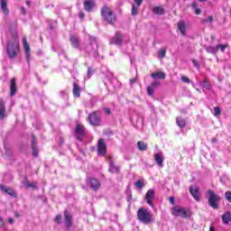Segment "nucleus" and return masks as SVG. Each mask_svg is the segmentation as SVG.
Masks as SVG:
<instances>
[{
  "mask_svg": "<svg viewBox=\"0 0 231 231\" xmlns=\"http://www.w3.org/2000/svg\"><path fill=\"white\" fill-rule=\"evenodd\" d=\"M137 147L139 151H147V143H145L143 141H139L137 143Z\"/></svg>",
  "mask_w": 231,
  "mask_h": 231,
  "instance_id": "2f4dec72",
  "label": "nucleus"
},
{
  "mask_svg": "<svg viewBox=\"0 0 231 231\" xmlns=\"http://www.w3.org/2000/svg\"><path fill=\"white\" fill-rule=\"evenodd\" d=\"M32 149L33 156L38 157L39 156V150H37V146L35 144H33Z\"/></svg>",
  "mask_w": 231,
  "mask_h": 231,
  "instance_id": "58836bf2",
  "label": "nucleus"
},
{
  "mask_svg": "<svg viewBox=\"0 0 231 231\" xmlns=\"http://www.w3.org/2000/svg\"><path fill=\"white\" fill-rule=\"evenodd\" d=\"M200 3H205L207 0H199Z\"/></svg>",
  "mask_w": 231,
  "mask_h": 231,
  "instance_id": "bf43d9fd",
  "label": "nucleus"
},
{
  "mask_svg": "<svg viewBox=\"0 0 231 231\" xmlns=\"http://www.w3.org/2000/svg\"><path fill=\"white\" fill-rule=\"evenodd\" d=\"M23 48L25 50V58L27 61L30 62V45L28 44L26 39H23Z\"/></svg>",
  "mask_w": 231,
  "mask_h": 231,
  "instance_id": "5701e85b",
  "label": "nucleus"
},
{
  "mask_svg": "<svg viewBox=\"0 0 231 231\" xmlns=\"http://www.w3.org/2000/svg\"><path fill=\"white\" fill-rule=\"evenodd\" d=\"M6 115V108L5 106V101H0V120H3Z\"/></svg>",
  "mask_w": 231,
  "mask_h": 231,
  "instance_id": "393cba45",
  "label": "nucleus"
},
{
  "mask_svg": "<svg viewBox=\"0 0 231 231\" xmlns=\"http://www.w3.org/2000/svg\"><path fill=\"white\" fill-rule=\"evenodd\" d=\"M191 6H192L193 10L198 9V2H193Z\"/></svg>",
  "mask_w": 231,
  "mask_h": 231,
  "instance_id": "de8ad7c7",
  "label": "nucleus"
},
{
  "mask_svg": "<svg viewBox=\"0 0 231 231\" xmlns=\"http://www.w3.org/2000/svg\"><path fill=\"white\" fill-rule=\"evenodd\" d=\"M137 219L144 225H149L152 222V214L145 208H141L137 211Z\"/></svg>",
  "mask_w": 231,
  "mask_h": 231,
  "instance_id": "20e7f679",
  "label": "nucleus"
},
{
  "mask_svg": "<svg viewBox=\"0 0 231 231\" xmlns=\"http://www.w3.org/2000/svg\"><path fill=\"white\" fill-rule=\"evenodd\" d=\"M152 79H160L161 80L165 79V73L162 71L153 72L151 74Z\"/></svg>",
  "mask_w": 231,
  "mask_h": 231,
  "instance_id": "a878e982",
  "label": "nucleus"
},
{
  "mask_svg": "<svg viewBox=\"0 0 231 231\" xmlns=\"http://www.w3.org/2000/svg\"><path fill=\"white\" fill-rule=\"evenodd\" d=\"M154 160L159 167H163V155L162 153H155Z\"/></svg>",
  "mask_w": 231,
  "mask_h": 231,
  "instance_id": "b1692460",
  "label": "nucleus"
},
{
  "mask_svg": "<svg viewBox=\"0 0 231 231\" xmlns=\"http://www.w3.org/2000/svg\"><path fill=\"white\" fill-rule=\"evenodd\" d=\"M55 221L58 223V225H60V221H62V216L57 215L55 217Z\"/></svg>",
  "mask_w": 231,
  "mask_h": 231,
  "instance_id": "c03bdc74",
  "label": "nucleus"
},
{
  "mask_svg": "<svg viewBox=\"0 0 231 231\" xmlns=\"http://www.w3.org/2000/svg\"><path fill=\"white\" fill-rule=\"evenodd\" d=\"M178 28L181 35H187V25H185V22L180 21L178 23Z\"/></svg>",
  "mask_w": 231,
  "mask_h": 231,
  "instance_id": "412c9836",
  "label": "nucleus"
},
{
  "mask_svg": "<svg viewBox=\"0 0 231 231\" xmlns=\"http://www.w3.org/2000/svg\"><path fill=\"white\" fill-rule=\"evenodd\" d=\"M134 2L135 3V5L141 6L143 3V0H134Z\"/></svg>",
  "mask_w": 231,
  "mask_h": 231,
  "instance_id": "a18cd8bd",
  "label": "nucleus"
},
{
  "mask_svg": "<svg viewBox=\"0 0 231 231\" xmlns=\"http://www.w3.org/2000/svg\"><path fill=\"white\" fill-rule=\"evenodd\" d=\"M7 1L8 0H0L1 9L3 11V14H5V15H8V14H10V10H8V6H7Z\"/></svg>",
  "mask_w": 231,
  "mask_h": 231,
  "instance_id": "aec40b11",
  "label": "nucleus"
},
{
  "mask_svg": "<svg viewBox=\"0 0 231 231\" xmlns=\"http://www.w3.org/2000/svg\"><path fill=\"white\" fill-rule=\"evenodd\" d=\"M75 133L77 139L82 142L84 136H86V128L82 125H77Z\"/></svg>",
  "mask_w": 231,
  "mask_h": 231,
  "instance_id": "1a4fd4ad",
  "label": "nucleus"
},
{
  "mask_svg": "<svg viewBox=\"0 0 231 231\" xmlns=\"http://www.w3.org/2000/svg\"><path fill=\"white\" fill-rule=\"evenodd\" d=\"M206 51L208 53H213V55H216V53H217V47H212V46L207 47Z\"/></svg>",
  "mask_w": 231,
  "mask_h": 231,
  "instance_id": "72a5a7b5",
  "label": "nucleus"
},
{
  "mask_svg": "<svg viewBox=\"0 0 231 231\" xmlns=\"http://www.w3.org/2000/svg\"><path fill=\"white\" fill-rule=\"evenodd\" d=\"M101 16L102 19L105 20L109 24H113L116 23V14L113 12L111 7L105 5L101 8Z\"/></svg>",
  "mask_w": 231,
  "mask_h": 231,
  "instance_id": "f03ea898",
  "label": "nucleus"
},
{
  "mask_svg": "<svg viewBox=\"0 0 231 231\" xmlns=\"http://www.w3.org/2000/svg\"><path fill=\"white\" fill-rule=\"evenodd\" d=\"M106 152L107 145L106 144V142H104V139H99L97 143V154L99 156H106Z\"/></svg>",
  "mask_w": 231,
  "mask_h": 231,
  "instance_id": "6e6552de",
  "label": "nucleus"
},
{
  "mask_svg": "<svg viewBox=\"0 0 231 231\" xmlns=\"http://www.w3.org/2000/svg\"><path fill=\"white\" fill-rule=\"evenodd\" d=\"M160 84V81L152 82L151 86L147 88V93L149 97H152V95H154V90L156 89V88H159Z\"/></svg>",
  "mask_w": 231,
  "mask_h": 231,
  "instance_id": "f3484780",
  "label": "nucleus"
},
{
  "mask_svg": "<svg viewBox=\"0 0 231 231\" xmlns=\"http://www.w3.org/2000/svg\"><path fill=\"white\" fill-rule=\"evenodd\" d=\"M206 198L208 201V205L209 207H211V208H214L215 210H217V208H219V201H221V197L217 194H216V192H214V190L212 189H208L206 192Z\"/></svg>",
  "mask_w": 231,
  "mask_h": 231,
  "instance_id": "7ed1b4c3",
  "label": "nucleus"
},
{
  "mask_svg": "<svg viewBox=\"0 0 231 231\" xmlns=\"http://www.w3.org/2000/svg\"><path fill=\"white\" fill-rule=\"evenodd\" d=\"M169 201H170V203H171V205H174V203H175L174 197H170Z\"/></svg>",
  "mask_w": 231,
  "mask_h": 231,
  "instance_id": "603ef678",
  "label": "nucleus"
},
{
  "mask_svg": "<svg viewBox=\"0 0 231 231\" xmlns=\"http://www.w3.org/2000/svg\"><path fill=\"white\" fill-rule=\"evenodd\" d=\"M194 11H195L196 15H200V14H201V9L197 8V9H194Z\"/></svg>",
  "mask_w": 231,
  "mask_h": 231,
  "instance_id": "8fccbe9b",
  "label": "nucleus"
},
{
  "mask_svg": "<svg viewBox=\"0 0 231 231\" xmlns=\"http://www.w3.org/2000/svg\"><path fill=\"white\" fill-rule=\"evenodd\" d=\"M144 183L143 181L142 180H137L135 183H134V186L137 188V189H143L144 187Z\"/></svg>",
  "mask_w": 231,
  "mask_h": 231,
  "instance_id": "e433bc0d",
  "label": "nucleus"
},
{
  "mask_svg": "<svg viewBox=\"0 0 231 231\" xmlns=\"http://www.w3.org/2000/svg\"><path fill=\"white\" fill-rule=\"evenodd\" d=\"M87 185L91 189V190H94V192H97L98 189H100V180L98 179L95 178H88L87 179Z\"/></svg>",
  "mask_w": 231,
  "mask_h": 231,
  "instance_id": "423d86ee",
  "label": "nucleus"
},
{
  "mask_svg": "<svg viewBox=\"0 0 231 231\" xmlns=\"http://www.w3.org/2000/svg\"><path fill=\"white\" fill-rule=\"evenodd\" d=\"M176 124L179 125V127H180V129H183L187 125V121L182 117H177Z\"/></svg>",
  "mask_w": 231,
  "mask_h": 231,
  "instance_id": "cd10ccee",
  "label": "nucleus"
},
{
  "mask_svg": "<svg viewBox=\"0 0 231 231\" xmlns=\"http://www.w3.org/2000/svg\"><path fill=\"white\" fill-rule=\"evenodd\" d=\"M70 42H71L73 48H79V46H80L79 38H77V36H75L74 34L70 35Z\"/></svg>",
  "mask_w": 231,
  "mask_h": 231,
  "instance_id": "bb28decb",
  "label": "nucleus"
},
{
  "mask_svg": "<svg viewBox=\"0 0 231 231\" xmlns=\"http://www.w3.org/2000/svg\"><path fill=\"white\" fill-rule=\"evenodd\" d=\"M33 145L37 147V139H35V136L32 135V147H33Z\"/></svg>",
  "mask_w": 231,
  "mask_h": 231,
  "instance_id": "49530a36",
  "label": "nucleus"
},
{
  "mask_svg": "<svg viewBox=\"0 0 231 231\" xmlns=\"http://www.w3.org/2000/svg\"><path fill=\"white\" fill-rule=\"evenodd\" d=\"M83 5L86 12H93V9L97 6L95 0H85Z\"/></svg>",
  "mask_w": 231,
  "mask_h": 231,
  "instance_id": "f8f14e48",
  "label": "nucleus"
},
{
  "mask_svg": "<svg viewBox=\"0 0 231 231\" xmlns=\"http://www.w3.org/2000/svg\"><path fill=\"white\" fill-rule=\"evenodd\" d=\"M171 214L175 217H183L184 219H188V217H190V216H192V212L189 208H181L180 206H174L171 208Z\"/></svg>",
  "mask_w": 231,
  "mask_h": 231,
  "instance_id": "39448f33",
  "label": "nucleus"
},
{
  "mask_svg": "<svg viewBox=\"0 0 231 231\" xmlns=\"http://www.w3.org/2000/svg\"><path fill=\"white\" fill-rule=\"evenodd\" d=\"M23 183L27 189H33L34 190H39V185L37 184V182H29L28 180H25Z\"/></svg>",
  "mask_w": 231,
  "mask_h": 231,
  "instance_id": "4be33fe9",
  "label": "nucleus"
},
{
  "mask_svg": "<svg viewBox=\"0 0 231 231\" xmlns=\"http://www.w3.org/2000/svg\"><path fill=\"white\" fill-rule=\"evenodd\" d=\"M193 62L195 63V66H198V62H196V60H193Z\"/></svg>",
  "mask_w": 231,
  "mask_h": 231,
  "instance_id": "052dcab7",
  "label": "nucleus"
},
{
  "mask_svg": "<svg viewBox=\"0 0 231 231\" xmlns=\"http://www.w3.org/2000/svg\"><path fill=\"white\" fill-rule=\"evenodd\" d=\"M212 21H214V17L208 16L207 19L202 20V21H201V23H202V24H205V23H212Z\"/></svg>",
  "mask_w": 231,
  "mask_h": 231,
  "instance_id": "ea45409f",
  "label": "nucleus"
},
{
  "mask_svg": "<svg viewBox=\"0 0 231 231\" xmlns=\"http://www.w3.org/2000/svg\"><path fill=\"white\" fill-rule=\"evenodd\" d=\"M7 55L9 59H15L19 53V40L17 36H13L11 40L7 42Z\"/></svg>",
  "mask_w": 231,
  "mask_h": 231,
  "instance_id": "f257e3e1",
  "label": "nucleus"
},
{
  "mask_svg": "<svg viewBox=\"0 0 231 231\" xmlns=\"http://www.w3.org/2000/svg\"><path fill=\"white\" fill-rule=\"evenodd\" d=\"M165 55H167V50L161 49L158 51V58L159 59H165Z\"/></svg>",
  "mask_w": 231,
  "mask_h": 231,
  "instance_id": "f704fd0d",
  "label": "nucleus"
},
{
  "mask_svg": "<svg viewBox=\"0 0 231 231\" xmlns=\"http://www.w3.org/2000/svg\"><path fill=\"white\" fill-rule=\"evenodd\" d=\"M88 122L90 125H100L101 119L98 111H95L89 115Z\"/></svg>",
  "mask_w": 231,
  "mask_h": 231,
  "instance_id": "0eeeda50",
  "label": "nucleus"
},
{
  "mask_svg": "<svg viewBox=\"0 0 231 231\" xmlns=\"http://www.w3.org/2000/svg\"><path fill=\"white\" fill-rule=\"evenodd\" d=\"M214 115L215 116H219L221 115V108L219 106L214 107Z\"/></svg>",
  "mask_w": 231,
  "mask_h": 231,
  "instance_id": "4c0bfd02",
  "label": "nucleus"
},
{
  "mask_svg": "<svg viewBox=\"0 0 231 231\" xmlns=\"http://www.w3.org/2000/svg\"><path fill=\"white\" fill-rule=\"evenodd\" d=\"M8 222L11 223V224L14 223V218H9Z\"/></svg>",
  "mask_w": 231,
  "mask_h": 231,
  "instance_id": "4d7b16f0",
  "label": "nucleus"
},
{
  "mask_svg": "<svg viewBox=\"0 0 231 231\" xmlns=\"http://www.w3.org/2000/svg\"><path fill=\"white\" fill-rule=\"evenodd\" d=\"M124 41V35L120 32H116V35L111 38L110 44H116V46H122Z\"/></svg>",
  "mask_w": 231,
  "mask_h": 231,
  "instance_id": "9d476101",
  "label": "nucleus"
},
{
  "mask_svg": "<svg viewBox=\"0 0 231 231\" xmlns=\"http://www.w3.org/2000/svg\"><path fill=\"white\" fill-rule=\"evenodd\" d=\"M0 190H2V192H5V194H9V196H12L13 198H15L16 196L15 191L3 184L0 185Z\"/></svg>",
  "mask_w": 231,
  "mask_h": 231,
  "instance_id": "a211bd4d",
  "label": "nucleus"
},
{
  "mask_svg": "<svg viewBox=\"0 0 231 231\" xmlns=\"http://www.w3.org/2000/svg\"><path fill=\"white\" fill-rule=\"evenodd\" d=\"M154 199V189H149L145 195V200L150 207H154L152 200Z\"/></svg>",
  "mask_w": 231,
  "mask_h": 231,
  "instance_id": "4468645a",
  "label": "nucleus"
},
{
  "mask_svg": "<svg viewBox=\"0 0 231 231\" xmlns=\"http://www.w3.org/2000/svg\"><path fill=\"white\" fill-rule=\"evenodd\" d=\"M226 48H228V44H219V45H217V51H219V50L223 52H225V50H226Z\"/></svg>",
  "mask_w": 231,
  "mask_h": 231,
  "instance_id": "c9c22d12",
  "label": "nucleus"
},
{
  "mask_svg": "<svg viewBox=\"0 0 231 231\" xmlns=\"http://www.w3.org/2000/svg\"><path fill=\"white\" fill-rule=\"evenodd\" d=\"M182 82H185L186 84H190V79L187 78L186 76L181 77Z\"/></svg>",
  "mask_w": 231,
  "mask_h": 231,
  "instance_id": "37998d69",
  "label": "nucleus"
},
{
  "mask_svg": "<svg viewBox=\"0 0 231 231\" xmlns=\"http://www.w3.org/2000/svg\"><path fill=\"white\" fill-rule=\"evenodd\" d=\"M72 93L75 98H80V87L76 82L73 83Z\"/></svg>",
  "mask_w": 231,
  "mask_h": 231,
  "instance_id": "6ab92c4d",
  "label": "nucleus"
},
{
  "mask_svg": "<svg viewBox=\"0 0 231 231\" xmlns=\"http://www.w3.org/2000/svg\"><path fill=\"white\" fill-rule=\"evenodd\" d=\"M189 192H190L192 198H194L196 201H199L201 199V194H199V188L190 186Z\"/></svg>",
  "mask_w": 231,
  "mask_h": 231,
  "instance_id": "9b49d317",
  "label": "nucleus"
},
{
  "mask_svg": "<svg viewBox=\"0 0 231 231\" xmlns=\"http://www.w3.org/2000/svg\"><path fill=\"white\" fill-rule=\"evenodd\" d=\"M139 7H140V5H135V4H132V15L134 17L135 15H138V13L140 12Z\"/></svg>",
  "mask_w": 231,
  "mask_h": 231,
  "instance_id": "473e14b6",
  "label": "nucleus"
},
{
  "mask_svg": "<svg viewBox=\"0 0 231 231\" xmlns=\"http://www.w3.org/2000/svg\"><path fill=\"white\" fill-rule=\"evenodd\" d=\"M225 197H226V199L229 203H231V191H226V192L225 193Z\"/></svg>",
  "mask_w": 231,
  "mask_h": 231,
  "instance_id": "79ce46f5",
  "label": "nucleus"
},
{
  "mask_svg": "<svg viewBox=\"0 0 231 231\" xmlns=\"http://www.w3.org/2000/svg\"><path fill=\"white\" fill-rule=\"evenodd\" d=\"M152 12L156 15H163V14H165V10L162 6L153 7Z\"/></svg>",
  "mask_w": 231,
  "mask_h": 231,
  "instance_id": "c756f323",
  "label": "nucleus"
},
{
  "mask_svg": "<svg viewBox=\"0 0 231 231\" xmlns=\"http://www.w3.org/2000/svg\"><path fill=\"white\" fill-rule=\"evenodd\" d=\"M108 171L109 172H111V174H118V172H120V166H117L116 164H115V161L109 159Z\"/></svg>",
  "mask_w": 231,
  "mask_h": 231,
  "instance_id": "2eb2a0df",
  "label": "nucleus"
},
{
  "mask_svg": "<svg viewBox=\"0 0 231 231\" xmlns=\"http://www.w3.org/2000/svg\"><path fill=\"white\" fill-rule=\"evenodd\" d=\"M0 226H3V219L0 218Z\"/></svg>",
  "mask_w": 231,
  "mask_h": 231,
  "instance_id": "13d9d810",
  "label": "nucleus"
},
{
  "mask_svg": "<svg viewBox=\"0 0 231 231\" xmlns=\"http://www.w3.org/2000/svg\"><path fill=\"white\" fill-rule=\"evenodd\" d=\"M17 93V79L13 78L10 82V97H14Z\"/></svg>",
  "mask_w": 231,
  "mask_h": 231,
  "instance_id": "dca6fc26",
  "label": "nucleus"
},
{
  "mask_svg": "<svg viewBox=\"0 0 231 231\" xmlns=\"http://www.w3.org/2000/svg\"><path fill=\"white\" fill-rule=\"evenodd\" d=\"M104 111L106 115H111V109L110 108H107V107H105L104 108Z\"/></svg>",
  "mask_w": 231,
  "mask_h": 231,
  "instance_id": "09e8293b",
  "label": "nucleus"
},
{
  "mask_svg": "<svg viewBox=\"0 0 231 231\" xmlns=\"http://www.w3.org/2000/svg\"><path fill=\"white\" fill-rule=\"evenodd\" d=\"M64 218H65V226L67 228H71L73 226V217L68 213V210L64 212Z\"/></svg>",
  "mask_w": 231,
  "mask_h": 231,
  "instance_id": "ddd939ff",
  "label": "nucleus"
},
{
  "mask_svg": "<svg viewBox=\"0 0 231 231\" xmlns=\"http://www.w3.org/2000/svg\"><path fill=\"white\" fill-rule=\"evenodd\" d=\"M92 76H93V69H91V67H88V72H87V79H91Z\"/></svg>",
  "mask_w": 231,
  "mask_h": 231,
  "instance_id": "a19ab883",
  "label": "nucleus"
},
{
  "mask_svg": "<svg viewBox=\"0 0 231 231\" xmlns=\"http://www.w3.org/2000/svg\"><path fill=\"white\" fill-rule=\"evenodd\" d=\"M200 86L203 88V91H208L212 88V86H210V83L207 81V79H204L203 82L200 83Z\"/></svg>",
  "mask_w": 231,
  "mask_h": 231,
  "instance_id": "7c9ffc66",
  "label": "nucleus"
},
{
  "mask_svg": "<svg viewBox=\"0 0 231 231\" xmlns=\"http://www.w3.org/2000/svg\"><path fill=\"white\" fill-rule=\"evenodd\" d=\"M79 19H82L83 17H85L84 13L80 12V13L79 14Z\"/></svg>",
  "mask_w": 231,
  "mask_h": 231,
  "instance_id": "864d4df0",
  "label": "nucleus"
},
{
  "mask_svg": "<svg viewBox=\"0 0 231 231\" xmlns=\"http://www.w3.org/2000/svg\"><path fill=\"white\" fill-rule=\"evenodd\" d=\"M136 83V78L131 79H130V84L133 86V84Z\"/></svg>",
  "mask_w": 231,
  "mask_h": 231,
  "instance_id": "3c124183",
  "label": "nucleus"
},
{
  "mask_svg": "<svg viewBox=\"0 0 231 231\" xmlns=\"http://www.w3.org/2000/svg\"><path fill=\"white\" fill-rule=\"evenodd\" d=\"M209 231H216V228L213 226H210Z\"/></svg>",
  "mask_w": 231,
  "mask_h": 231,
  "instance_id": "5fc2aeb1",
  "label": "nucleus"
},
{
  "mask_svg": "<svg viewBox=\"0 0 231 231\" xmlns=\"http://www.w3.org/2000/svg\"><path fill=\"white\" fill-rule=\"evenodd\" d=\"M211 142H212V143H216L217 142V138H213V139L211 140Z\"/></svg>",
  "mask_w": 231,
  "mask_h": 231,
  "instance_id": "6e6d98bb",
  "label": "nucleus"
},
{
  "mask_svg": "<svg viewBox=\"0 0 231 231\" xmlns=\"http://www.w3.org/2000/svg\"><path fill=\"white\" fill-rule=\"evenodd\" d=\"M222 221L224 223V225H228V223H230L231 221V213L230 212H226L222 216Z\"/></svg>",
  "mask_w": 231,
  "mask_h": 231,
  "instance_id": "c85d7f7f",
  "label": "nucleus"
}]
</instances>
